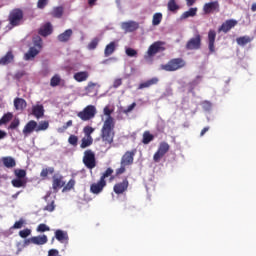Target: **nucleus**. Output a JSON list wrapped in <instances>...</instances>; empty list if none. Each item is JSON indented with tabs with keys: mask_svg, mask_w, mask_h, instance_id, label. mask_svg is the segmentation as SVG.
<instances>
[{
	"mask_svg": "<svg viewBox=\"0 0 256 256\" xmlns=\"http://www.w3.org/2000/svg\"><path fill=\"white\" fill-rule=\"evenodd\" d=\"M36 231L38 233H45L46 231H51V228L47 226L46 224H39Z\"/></svg>",
	"mask_w": 256,
	"mask_h": 256,
	"instance_id": "09e8293b",
	"label": "nucleus"
},
{
	"mask_svg": "<svg viewBox=\"0 0 256 256\" xmlns=\"http://www.w3.org/2000/svg\"><path fill=\"white\" fill-rule=\"evenodd\" d=\"M34 47L41 51L43 47V40L41 39V37H36L34 39Z\"/></svg>",
	"mask_w": 256,
	"mask_h": 256,
	"instance_id": "8fccbe9b",
	"label": "nucleus"
},
{
	"mask_svg": "<svg viewBox=\"0 0 256 256\" xmlns=\"http://www.w3.org/2000/svg\"><path fill=\"white\" fill-rule=\"evenodd\" d=\"M163 21V14L161 12H157L152 17V25L154 27H157V25H161V22Z\"/></svg>",
	"mask_w": 256,
	"mask_h": 256,
	"instance_id": "72a5a7b5",
	"label": "nucleus"
},
{
	"mask_svg": "<svg viewBox=\"0 0 256 256\" xmlns=\"http://www.w3.org/2000/svg\"><path fill=\"white\" fill-rule=\"evenodd\" d=\"M213 11L219 12V2L214 1V2H209L204 4L203 6V12L205 15H209V13H213Z\"/></svg>",
	"mask_w": 256,
	"mask_h": 256,
	"instance_id": "2eb2a0df",
	"label": "nucleus"
},
{
	"mask_svg": "<svg viewBox=\"0 0 256 256\" xmlns=\"http://www.w3.org/2000/svg\"><path fill=\"white\" fill-rule=\"evenodd\" d=\"M113 175V170L112 168H107L106 171L101 175L100 180L101 181H107V177H111Z\"/></svg>",
	"mask_w": 256,
	"mask_h": 256,
	"instance_id": "de8ad7c7",
	"label": "nucleus"
},
{
	"mask_svg": "<svg viewBox=\"0 0 256 256\" xmlns=\"http://www.w3.org/2000/svg\"><path fill=\"white\" fill-rule=\"evenodd\" d=\"M55 238L57 239V241L63 242V241H67V239H69V236L67 235V232L63 230H56Z\"/></svg>",
	"mask_w": 256,
	"mask_h": 256,
	"instance_id": "7c9ffc66",
	"label": "nucleus"
},
{
	"mask_svg": "<svg viewBox=\"0 0 256 256\" xmlns=\"http://www.w3.org/2000/svg\"><path fill=\"white\" fill-rule=\"evenodd\" d=\"M195 15H197V8H190L182 14V19H189V17H195Z\"/></svg>",
	"mask_w": 256,
	"mask_h": 256,
	"instance_id": "e433bc0d",
	"label": "nucleus"
},
{
	"mask_svg": "<svg viewBox=\"0 0 256 256\" xmlns=\"http://www.w3.org/2000/svg\"><path fill=\"white\" fill-rule=\"evenodd\" d=\"M169 149H171V146L167 142H161L159 144L158 150L156 153H154L153 161L154 163H159L162 158L169 153Z\"/></svg>",
	"mask_w": 256,
	"mask_h": 256,
	"instance_id": "423d86ee",
	"label": "nucleus"
},
{
	"mask_svg": "<svg viewBox=\"0 0 256 256\" xmlns=\"http://www.w3.org/2000/svg\"><path fill=\"white\" fill-rule=\"evenodd\" d=\"M13 119V113L7 112L0 119V127L1 125H7Z\"/></svg>",
	"mask_w": 256,
	"mask_h": 256,
	"instance_id": "f704fd0d",
	"label": "nucleus"
},
{
	"mask_svg": "<svg viewBox=\"0 0 256 256\" xmlns=\"http://www.w3.org/2000/svg\"><path fill=\"white\" fill-rule=\"evenodd\" d=\"M25 219L20 218L19 221H16L11 229H23V225H25Z\"/></svg>",
	"mask_w": 256,
	"mask_h": 256,
	"instance_id": "49530a36",
	"label": "nucleus"
},
{
	"mask_svg": "<svg viewBox=\"0 0 256 256\" xmlns=\"http://www.w3.org/2000/svg\"><path fill=\"white\" fill-rule=\"evenodd\" d=\"M113 113V109L109 108V106H105L103 109V114L106 117L102 129H101V138L104 143L111 145L113 143V139L115 137V118L111 116Z\"/></svg>",
	"mask_w": 256,
	"mask_h": 256,
	"instance_id": "f257e3e1",
	"label": "nucleus"
},
{
	"mask_svg": "<svg viewBox=\"0 0 256 256\" xmlns=\"http://www.w3.org/2000/svg\"><path fill=\"white\" fill-rule=\"evenodd\" d=\"M129 189V180L124 178L122 182H118L113 186V191L116 195H123Z\"/></svg>",
	"mask_w": 256,
	"mask_h": 256,
	"instance_id": "f8f14e48",
	"label": "nucleus"
},
{
	"mask_svg": "<svg viewBox=\"0 0 256 256\" xmlns=\"http://www.w3.org/2000/svg\"><path fill=\"white\" fill-rule=\"evenodd\" d=\"M14 175H15L16 179H25V177H27V170L16 169V170H14Z\"/></svg>",
	"mask_w": 256,
	"mask_h": 256,
	"instance_id": "58836bf2",
	"label": "nucleus"
},
{
	"mask_svg": "<svg viewBox=\"0 0 256 256\" xmlns=\"http://www.w3.org/2000/svg\"><path fill=\"white\" fill-rule=\"evenodd\" d=\"M15 61V55H13V51H8L5 56L0 58V65H9Z\"/></svg>",
	"mask_w": 256,
	"mask_h": 256,
	"instance_id": "6ab92c4d",
	"label": "nucleus"
},
{
	"mask_svg": "<svg viewBox=\"0 0 256 256\" xmlns=\"http://www.w3.org/2000/svg\"><path fill=\"white\" fill-rule=\"evenodd\" d=\"M52 15L56 19H61V17H63V6L55 7L52 11Z\"/></svg>",
	"mask_w": 256,
	"mask_h": 256,
	"instance_id": "4c0bfd02",
	"label": "nucleus"
},
{
	"mask_svg": "<svg viewBox=\"0 0 256 256\" xmlns=\"http://www.w3.org/2000/svg\"><path fill=\"white\" fill-rule=\"evenodd\" d=\"M217 38V32L215 30L211 29L208 32V49L210 53H213L215 51V39Z\"/></svg>",
	"mask_w": 256,
	"mask_h": 256,
	"instance_id": "dca6fc26",
	"label": "nucleus"
},
{
	"mask_svg": "<svg viewBox=\"0 0 256 256\" xmlns=\"http://www.w3.org/2000/svg\"><path fill=\"white\" fill-rule=\"evenodd\" d=\"M107 187V181H103L99 179V181L94 182L90 185V193L92 195H101L103 193V189Z\"/></svg>",
	"mask_w": 256,
	"mask_h": 256,
	"instance_id": "1a4fd4ad",
	"label": "nucleus"
},
{
	"mask_svg": "<svg viewBox=\"0 0 256 256\" xmlns=\"http://www.w3.org/2000/svg\"><path fill=\"white\" fill-rule=\"evenodd\" d=\"M163 45H165V43L161 41H156L153 44H151L144 58L151 59V57H155L157 53H162V51H165V47H163Z\"/></svg>",
	"mask_w": 256,
	"mask_h": 256,
	"instance_id": "39448f33",
	"label": "nucleus"
},
{
	"mask_svg": "<svg viewBox=\"0 0 256 256\" xmlns=\"http://www.w3.org/2000/svg\"><path fill=\"white\" fill-rule=\"evenodd\" d=\"M159 83V78L153 77L145 82L139 84L138 89H149V87H153V85H157Z\"/></svg>",
	"mask_w": 256,
	"mask_h": 256,
	"instance_id": "aec40b11",
	"label": "nucleus"
},
{
	"mask_svg": "<svg viewBox=\"0 0 256 256\" xmlns=\"http://www.w3.org/2000/svg\"><path fill=\"white\" fill-rule=\"evenodd\" d=\"M32 115L36 117V119H41L45 115V108H43V105L37 104L32 107Z\"/></svg>",
	"mask_w": 256,
	"mask_h": 256,
	"instance_id": "a211bd4d",
	"label": "nucleus"
},
{
	"mask_svg": "<svg viewBox=\"0 0 256 256\" xmlns=\"http://www.w3.org/2000/svg\"><path fill=\"white\" fill-rule=\"evenodd\" d=\"M177 10H179V5H177V2H175V0H169L168 11H172V13H173Z\"/></svg>",
	"mask_w": 256,
	"mask_h": 256,
	"instance_id": "c03bdc74",
	"label": "nucleus"
},
{
	"mask_svg": "<svg viewBox=\"0 0 256 256\" xmlns=\"http://www.w3.org/2000/svg\"><path fill=\"white\" fill-rule=\"evenodd\" d=\"M14 107L16 111H23L27 107V101L23 98H15Z\"/></svg>",
	"mask_w": 256,
	"mask_h": 256,
	"instance_id": "bb28decb",
	"label": "nucleus"
},
{
	"mask_svg": "<svg viewBox=\"0 0 256 256\" xmlns=\"http://www.w3.org/2000/svg\"><path fill=\"white\" fill-rule=\"evenodd\" d=\"M187 65V62L183 58H172L166 64L160 65V71H167L168 73H173L183 69Z\"/></svg>",
	"mask_w": 256,
	"mask_h": 256,
	"instance_id": "f03ea898",
	"label": "nucleus"
},
{
	"mask_svg": "<svg viewBox=\"0 0 256 256\" xmlns=\"http://www.w3.org/2000/svg\"><path fill=\"white\" fill-rule=\"evenodd\" d=\"M115 49H117V42H110L104 49V57H111L115 53Z\"/></svg>",
	"mask_w": 256,
	"mask_h": 256,
	"instance_id": "5701e85b",
	"label": "nucleus"
},
{
	"mask_svg": "<svg viewBox=\"0 0 256 256\" xmlns=\"http://www.w3.org/2000/svg\"><path fill=\"white\" fill-rule=\"evenodd\" d=\"M185 47L187 51H197L201 49V35L196 34L195 37L188 40Z\"/></svg>",
	"mask_w": 256,
	"mask_h": 256,
	"instance_id": "6e6552de",
	"label": "nucleus"
},
{
	"mask_svg": "<svg viewBox=\"0 0 256 256\" xmlns=\"http://www.w3.org/2000/svg\"><path fill=\"white\" fill-rule=\"evenodd\" d=\"M38 33L42 37H48V35H51L53 33V26H51V23L48 22L40 28Z\"/></svg>",
	"mask_w": 256,
	"mask_h": 256,
	"instance_id": "4be33fe9",
	"label": "nucleus"
},
{
	"mask_svg": "<svg viewBox=\"0 0 256 256\" xmlns=\"http://www.w3.org/2000/svg\"><path fill=\"white\" fill-rule=\"evenodd\" d=\"M123 85V79L117 78L113 82V88L118 89V87H121Z\"/></svg>",
	"mask_w": 256,
	"mask_h": 256,
	"instance_id": "680f3d73",
	"label": "nucleus"
},
{
	"mask_svg": "<svg viewBox=\"0 0 256 256\" xmlns=\"http://www.w3.org/2000/svg\"><path fill=\"white\" fill-rule=\"evenodd\" d=\"M47 129H49V122L41 121L39 124H37L36 133H39V131H47Z\"/></svg>",
	"mask_w": 256,
	"mask_h": 256,
	"instance_id": "ea45409f",
	"label": "nucleus"
},
{
	"mask_svg": "<svg viewBox=\"0 0 256 256\" xmlns=\"http://www.w3.org/2000/svg\"><path fill=\"white\" fill-rule=\"evenodd\" d=\"M136 153V149H133L132 151H126L121 158L120 165H125L126 167H129V165H133Z\"/></svg>",
	"mask_w": 256,
	"mask_h": 256,
	"instance_id": "9d476101",
	"label": "nucleus"
},
{
	"mask_svg": "<svg viewBox=\"0 0 256 256\" xmlns=\"http://www.w3.org/2000/svg\"><path fill=\"white\" fill-rule=\"evenodd\" d=\"M29 235H31V229L29 228H26L24 230H21L19 232V236L22 238V239H26V237H29Z\"/></svg>",
	"mask_w": 256,
	"mask_h": 256,
	"instance_id": "864d4df0",
	"label": "nucleus"
},
{
	"mask_svg": "<svg viewBox=\"0 0 256 256\" xmlns=\"http://www.w3.org/2000/svg\"><path fill=\"white\" fill-rule=\"evenodd\" d=\"M48 256H60L59 255V250H57V249H50L48 251Z\"/></svg>",
	"mask_w": 256,
	"mask_h": 256,
	"instance_id": "69168bd1",
	"label": "nucleus"
},
{
	"mask_svg": "<svg viewBox=\"0 0 256 256\" xmlns=\"http://www.w3.org/2000/svg\"><path fill=\"white\" fill-rule=\"evenodd\" d=\"M126 55L128 57H137V50H135L133 48H127L126 49Z\"/></svg>",
	"mask_w": 256,
	"mask_h": 256,
	"instance_id": "bf43d9fd",
	"label": "nucleus"
},
{
	"mask_svg": "<svg viewBox=\"0 0 256 256\" xmlns=\"http://www.w3.org/2000/svg\"><path fill=\"white\" fill-rule=\"evenodd\" d=\"M69 127H73V120L67 121L62 127L58 128V133H65Z\"/></svg>",
	"mask_w": 256,
	"mask_h": 256,
	"instance_id": "a18cd8bd",
	"label": "nucleus"
},
{
	"mask_svg": "<svg viewBox=\"0 0 256 256\" xmlns=\"http://www.w3.org/2000/svg\"><path fill=\"white\" fill-rule=\"evenodd\" d=\"M135 107H137V103L133 102L131 105H129L127 107V109H125L123 111V113H125L127 115V113H131V111H133V109H135Z\"/></svg>",
	"mask_w": 256,
	"mask_h": 256,
	"instance_id": "0e129e2a",
	"label": "nucleus"
},
{
	"mask_svg": "<svg viewBox=\"0 0 256 256\" xmlns=\"http://www.w3.org/2000/svg\"><path fill=\"white\" fill-rule=\"evenodd\" d=\"M202 107H203L204 111H211V107H213V104H211V102H209V101H204L202 103Z\"/></svg>",
	"mask_w": 256,
	"mask_h": 256,
	"instance_id": "e2e57ef3",
	"label": "nucleus"
},
{
	"mask_svg": "<svg viewBox=\"0 0 256 256\" xmlns=\"http://www.w3.org/2000/svg\"><path fill=\"white\" fill-rule=\"evenodd\" d=\"M49 239L47 238V235L42 236H33L30 239V242L33 243V245H45Z\"/></svg>",
	"mask_w": 256,
	"mask_h": 256,
	"instance_id": "393cba45",
	"label": "nucleus"
},
{
	"mask_svg": "<svg viewBox=\"0 0 256 256\" xmlns=\"http://www.w3.org/2000/svg\"><path fill=\"white\" fill-rule=\"evenodd\" d=\"M41 50L37 49L36 47H30L28 52L24 55L25 61H31L37 57L38 53H40Z\"/></svg>",
	"mask_w": 256,
	"mask_h": 256,
	"instance_id": "412c9836",
	"label": "nucleus"
},
{
	"mask_svg": "<svg viewBox=\"0 0 256 256\" xmlns=\"http://www.w3.org/2000/svg\"><path fill=\"white\" fill-rule=\"evenodd\" d=\"M55 173V168L54 167H46L43 168L40 172V177L43 181L49 177V175H53Z\"/></svg>",
	"mask_w": 256,
	"mask_h": 256,
	"instance_id": "c85d7f7f",
	"label": "nucleus"
},
{
	"mask_svg": "<svg viewBox=\"0 0 256 256\" xmlns=\"http://www.w3.org/2000/svg\"><path fill=\"white\" fill-rule=\"evenodd\" d=\"M83 163L87 169H95L97 167V160L95 159V152L86 150L83 156Z\"/></svg>",
	"mask_w": 256,
	"mask_h": 256,
	"instance_id": "0eeeda50",
	"label": "nucleus"
},
{
	"mask_svg": "<svg viewBox=\"0 0 256 256\" xmlns=\"http://www.w3.org/2000/svg\"><path fill=\"white\" fill-rule=\"evenodd\" d=\"M73 79L77 81V83H83L89 79V73L87 71H80L74 74Z\"/></svg>",
	"mask_w": 256,
	"mask_h": 256,
	"instance_id": "b1692460",
	"label": "nucleus"
},
{
	"mask_svg": "<svg viewBox=\"0 0 256 256\" xmlns=\"http://www.w3.org/2000/svg\"><path fill=\"white\" fill-rule=\"evenodd\" d=\"M75 187V180L71 179L66 185H64L63 191H71Z\"/></svg>",
	"mask_w": 256,
	"mask_h": 256,
	"instance_id": "603ef678",
	"label": "nucleus"
},
{
	"mask_svg": "<svg viewBox=\"0 0 256 256\" xmlns=\"http://www.w3.org/2000/svg\"><path fill=\"white\" fill-rule=\"evenodd\" d=\"M34 131H37V121L30 120L23 128L22 133L25 135V137H28V135H31Z\"/></svg>",
	"mask_w": 256,
	"mask_h": 256,
	"instance_id": "4468645a",
	"label": "nucleus"
},
{
	"mask_svg": "<svg viewBox=\"0 0 256 256\" xmlns=\"http://www.w3.org/2000/svg\"><path fill=\"white\" fill-rule=\"evenodd\" d=\"M97 45H99V39L94 38L89 44H88V49L93 50L97 49Z\"/></svg>",
	"mask_w": 256,
	"mask_h": 256,
	"instance_id": "6e6d98bb",
	"label": "nucleus"
},
{
	"mask_svg": "<svg viewBox=\"0 0 256 256\" xmlns=\"http://www.w3.org/2000/svg\"><path fill=\"white\" fill-rule=\"evenodd\" d=\"M69 145H72V147H77L79 144V137L76 135L71 134L68 138Z\"/></svg>",
	"mask_w": 256,
	"mask_h": 256,
	"instance_id": "37998d69",
	"label": "nucleus"
},
{
	"mask_svg": "<svg viewBox=\"0 0 256 256\" xmlns=\"http://www.w3.org/2000/svg\"><path fill=\"white\" fill-rule=\"evenodd\" d=\"M236 43L241 47H245L248 43H251V37L249 36H242L236 39Z\"/></svg>",
	"mask_w": 256,
	"mask_h": 256,
	"instance_id": "c9c22d12",
	"label": "nucleus"
},
{
	"mask_svg": "<svg viewBox=\"0 0 256 256\" xmlns=\"http://www.w3.org/2000/svg\"><path fill=\"white\" fill-rule=\"evenodd\" d=\"M120 168L116 169V177H119V175H123L127 171V166L120 164Z\"/></svg>",
	"mask_w": 256,
	"mask_h": 256,
	"instance_id": "13d9d810",
	"label": "nucleus"
},
{
	"mask_svg": "<svg viewBox=\"0 0 256 256\" xmlns=\"http://www.w3.org/2000/svg\"><path fill=\"white\" fill-rule=\"evenodd\" d=\"M93 145V137L85 136L82 138V142L80 144L81 149H87V147H91Z\"/></svg>",
	"mask_w": 256,
	"mask_h": 256,
	"instance_id": "473e14b6",
	"label": "nucleus"
},
{
	"mask_svg": "<svg viewBox=\"0 0 256 256\" xmlns=\"http://www.w3.org/2000/svg\"><path fill=\"white\" fill-rule=\"evenodd\" d=\"M19 125H21V122L19 121L18 118H15L11 123L10 125L8 126V129H17V127H19Z\"/></svg>",
	"mask_w": 256,
	"mask_h": 256,
	"instance_id": "5fc2aeb1",
	"label": "nucleus"
},
{
	"mask_svg": "<svg viewBox=\"0 0 256 256\" xmlns=\"http://www.w3.org/2000/svg\"><path fill=\"white\" fill-rule=\"evenodd\" d=\"M72 35L73 30L67 29L65 32L58 35V41H60V43H67V41L71 39Z\"/></svg>",
	"mask_w": 256,
	"mask_h": 256,
	"instance_id": "a878e982",
	"label": "nucleus"
},
{
	"mask_svg": "<svg viewBox=\"0 0 256 256\" xmlns=\"http://www.w3.org/2000/svg\"><path fill=\"white\" fill-rule=\"evenodd\" d=\"M4 167H7V169H13L15 165H17V162L13 159L11 156L4 157L2 159Z\"/></svg>",
	"mask_w": 256,
	"mask_h": 256,
	"instance_id": "c756f323",
	"label": "nucleus"
},
{
	"mask_svg": "<svg viewBox=\"0 0 256 256\" xmlns=\"http://www.w3.org/2000/svg\"><path fill=\"white\" fill-rule=\"evenodd\" d=\"M153 139H155V136L153 134H151V132L145 131L143 133L142 143L144 145H149V143H151V141H153Z\"/></svg>",
	"mask_w": 256,
	"mask_h": 256,
	"instance_id": "2f4dec72",
	"label": "nucleus"
},
{
	"mask_svg": "<svg viewBox=\"0 0 256 256\" xmlns=\"http://www.w3.org/2000/svg\"><path fill=\"white\" fill-rule=\"evenodd\" d=\"M23 10L21 8L13 9L8 15V21L11 28L19 27L23 23Z\"/></svg>",
	"mask_w": 256,
	"mask_h": 256,
	"instance_id": "7ed1b4c3",
	"label": "nucleus"
},
{
	"mask_svg": "<svg viewBox=\"0 0 256 256\" xmlns=\"http://www.w3.org/2000/svg\"><path fill=\"white\" fill-rule=\"evenodd\" d=\"M97 83L89 82L85 88L86 93H97Z\"/></svg>",
	"mask_w": 256,
	"mask_h": 256,
	"instance_id": "79ce46f5",
	"label": "nucleus"
},
{
	"mask_svg": "<svg viewBox=\"0 0 256 256\" xmlns=\"http://www.w3.org/2000/svg\"><path fill=\"white\" fill-rule=\"evenodd\" d=\"M47 3H49V0H38V9H45V7H47Z\"/></svg>",
	"mask_w": 256,
	"mask_h": 256,
	"instance_id": "052dcab7",
	"label": "nucleus"
},
{
	"mask_svg": "<svg viewBox=\"0 0 256 256\" xmlns=\"http://www.w3.org/2000/svg\"><path fill=\"white\" fill-rule=\"evenodd\" d=\"M238 21L235 19H229L222 23V25L218 28V33H229L231 29L237 27Z\"/></svg>",
	"mask_w": 256,
	"mask_h": 256,
	"instance_id": "9b49d317",
	"label": "nucleus"
},
{
	"mask_svg": "<svg viewBox=\"0 0 256 256\" xmlns=\"http://www.w3.org/2000/svg\"><path fill=\"white\" fill-rule=\"evenodd\" d=\"M5 137H7V132L0 130V140L5 139Z\"/></svg>",
	"mask_w": 256,
	"mask_h": 256,
	"instance_id": "774afa93",
	"label": "nucleus"
},
{
	"mask_svg": "<svg viewBox=\"0 0 256 256\" xmlns=\"http://www.w3.org/2000/svg\"><path fill=\"white\" fill-rule=\"evenodd\" d=\"M95 115H97V108L93 105H88L77 113V117H79L81 121H91V119H95Z\"/></svg>",
	"mask_w": 256,
	"mask_h": 256,
	"instance_id": "20e7f679",
	"label": "nucleus"
},
{
	"mask_svg": "<svg viewBox=\"0 0 256 256\" xmlns=\"http://www.w3.org/2000/svg\"><path fill=\"white\" fill-rule=\"evenodd\" d=\"M44 211H49V213H53V211H55V200H51L50 203L45 206Z\"/></svg>",
	"mask_w": 256,
	"mask_h": 256,
	"instance_id": "3c124183",
	"label": "nucleus"
},
{
	"mask_svg": "<svg viewBox=\"0 0 256 256\" xmlns=\"http://www.w3.org/2000/svg\"><path fill=\"white\" fill-rule=\"evenodd\" d=\"M122 29L126 33H133V31H137V29H139V23L135 21L123 22Z\"/></svg>",
	"mask_w": 256,
	"mask_h": 256,
	"instance_id": "f3484780",
	"label": "nucleus"
},
{
	"mask_svg": "<svg viewBox=\"0 0 256 256\" xmlns=\"http://www.w3.org/2000/svg\"><path fill=\"white\" fill-rule=\"evenodd\" d=\"M95 131V129L91 126H86L83 129V132L85 133V137H92L91 134Z\"/></svg>",
	"mask_w": 256,
	"mask_h": 256,
	"instance_id": "4d7b16f0",
	"label": "nucleus"
},
{
	"mask_svg": "<svg viewBox=\"0 0 256 256\" xmlns=\"http://www.w3.org/2000/svg\"><path fill=\"white\" fill-rule=\"evenodd\" d=\"M12 186L16 189H25L27 187V179L15 178L11 181Z\"/></svg>",
	"mask_w": 256,
	"mask_h": 256,
	"instance_id": "cd10ccee",
	"label": "nucleus"
},
{
	"mask_svg": "<svg viewBox=\"0 0 256 256\" xmlns=\"http://www.w3.org/2000/svg\"><path fill=\"white\" fill-rule=\"evenodd\" d=\"M24 75H25V71H23V70L22 71H18L15 74V78L16 79H22Z\"/></svg>",
	"mask_w": 256,
	"mask_h": 256,
	"instance_id": "338daca9",
	"label": "nucleus"
},
{
	"mask_svg": "<svg viewBox=\"0 0 256 256\" xmlns=\"http://www.w3.org/2000/svg\"><path fill=\"white\" fill-rule=\"evenodd\" d=\"M62 187H65V180L63 176L59 175H54L52 177V189L54 193H58L59 189H62Z\"/></svg>",
	"mask_w": 256,
	"mask_h": 256,
	"instance_id": "ddd939ff",
	"label": "nucleus"
},
{
	"mask_svg": "<svg viewBox=\"0 0 256 256\" xmlns=\"http://www.w3.org/2000/svg\"><path fill=\"white\" fill-rule=\"evenodd\" d=\"M61 83V76H59V74H55L51 80H50V86L51 87H57L59 86Z\"/></svg>",
	"mask_w": 256,
	"mask_h": 256,
	"instance_id": "a19ab883",
	"label": "nucleus"
}]
</instances>
